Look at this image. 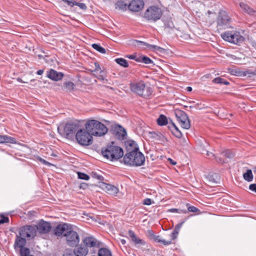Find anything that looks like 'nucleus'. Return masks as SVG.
<instances>
[{
    "label": "nucleus",
    "mask_w": 256,
    "mask_h": 256,
    "mask_svg": "<svg viewBox=\"0 0 256 256\" xmlns=\"http://www.w3.org/2000/svg\"><path fill=\"white\" fill-rule=\"evenodd\" d=\"M127 153L124 157V164L132 166H140L144 164L145 158L139 150V148L134 141L128 142L126 146Z\"/></svg>",
    "instance_id": "1"
},
{
    "label": "nucleus",
    "mask_w": 256,
    "mask_h": 256,
    "mask_svg": "<svg viewBox=\"0 0 256 256\" xmlns=\"http://www.w3.org/2000/svg\"><path fill=\"white\" fill-rule=\"evenodd\" d=\"M86 130L91 135L101 136L108 132V128L102 123L94 120H88L86 124Z\"/></svg>",
    "instance_id": "2"
},
{
    "label": "nucleus",
    "mask_w": 256,
    "mask_h": 256,
    "mask_svg": "<svg viewBox=\"0 0 256 256\" xmlns=\"http://www.w3.org/2000/svg\"><path fill=\"white\" fill-rule=\"evenodd\" d=\"M102 156L110 160H118L124 155L122 149L114 144V142H112L106 148L102 150Z\"/></svg>",
    "instance_id": "3"
},
{
    "label": "nucleus",
    "mask_w": 256,
    "mask_h": 256,
    "mask_svg": "<svg viewBox=\"0 0 256 256\" xmlns=\"http://www.w3.org/2000/svg\"><path fill=\"white\" fill-rule=\"evenodd\" d=\"M162 14V9L158 6H149L144 14L143 17L150 22H156L159 20Z\"/></svg>",
    "instance_id": "4"
},
{
    "label": "nucleus",
    "mask_w": 256,
    "mask_h": 256,
    "mask_svg": "<svg viewBox=\"0 0 256 256\" xmlns=\"http://www.w3.org/2000/svg\"><path fill=\"white\" fill-rule=\"evenodd\" d=\"M130 88L132 92L146 98L148 97L152 92L150 87H146L145 84L142 81L131 84Z\"/></svg>",
    "instance_id": "5"
},
{
    "label": "nucleus",
    "mask_w": 256,
    "mask_h": 256,
    "mask_svg": "<svg viewBox=\"0 0 256 256\" xmlns=\"http://www.w3.org/2000/svg\"><path fill=\"white\" fill-rule=\"evenodd\" d=\"M76 138L78 142L82 146H88L92 143V137L87 130L80 129L78 130Z\"/></svg>",
    "instance_id": "6"
},
{
    "label": "nucleus",
    "mask_w": 256,
    "mask_h": 256,
    "mask_svg": "<svg viewBox=\"0 0 256 256\" xmlns=\"http://www.w3.org/2000/svg\"><path fill=\"white\" fill-rule=\"evenodd\" d=\"M221 36L224 40L236 44H239L244 40V38L237 32H226L221 34Z\"/></svg>",
    "instance_id": "7"
},
{
    "label": "nucleus",
    "mask_w": 256,
    "mask_h": 256,
    "mask_svg": "<svg viewBox=\"0 0 256 256\" xmlns=\"http://www.w3.org/2000/svg\"><path fill=\"white\" fill-rule=\"evenodd\" d=\"M232 19L228 13L224 10L220 11L217 18V26L220 28H231L230 24Z\"/></svg>",
    "instance_id": "8"
},
{
    "label": "nucleus",
    "mask_w": 256,
    "mask_h": 256,
    "mask_svg": "<svg viewBox=\"0 0 256 256\" xmlns=\"http://www.w3.org/2000/svg\"><path fill=\"white\" fill-rule=\"evenodd\" d=\"M19 234L22 237L32 238L36 236V228L34 226H24L19 229Z\"/></svg>",
    "instance_id": "9"
},
{
    "label": "nucleus",
    "mask_w": 256,
    "mask_h": 256,
    "mask_svg": "<svg viewBox=\"0 0 256 256\" xmlns=\"http://www.w3.org/2000/svg\"><path fill=\"white\" fill-rule=\"evenodd\" d=\"M65 236L67 244L70 246H77L80 242L78 234L76 232L72 230V228Z\"/></svg>",
    "instance_id": "10"
},
{
    "label": "nucleus",
    "mask_w": 256,
    "mask_h": 256,
    "mask_svg": "<svg viewBox=\"0 0 256 256\" xmlns=\"http://www.w3.org/2000/svg\"><path fill=\"white\" fill-rule=\"evenodd\" d=\"M79 125L76 123H68L66 124L64 128V134L67 138H71L76 132L78 130Z\"/></svg>",
    "instance_id": "11"
},
{
    "label": "nucleus",
    "mask_w": 256,
    "mask_h": 256,
    "mask_svg": "<svg viewBox=\"0 0 256 256\" xmlns=\"http://www.w3.org/2000/svg\"><path fill=\"white\" fill-rule=\"evenodd\" d=\"M71 228L72 226L68 224H58L54 230V234L57 236H65Z\"/></svg>",
    "instance_id": "12"
},
{
    "label": "nucleus",
    "mask_w": 256,
    "mask_h": 256,
    "mask_svg": "<svg viewBox=\"0 0 256 256\" xmlns=\"http://www.w3.org/2000/svg\"><path fill=\"white\" fill-rule=\"evenodd\" d=\"M95 66V69L92 71V72H94V74L98 80H102L103 82H107L108 80L105 78L106 76V72L104 70H102L100 64L98 62H96L94 64Z\"/></svg>",
    "instance_id": "13"
},
{
    "label": "nucleus",
    "mask_w": 256,
    "mask_h": 256,
    "mask_svg": "<svg viewBox=\"0 0 256 256\" xmlns=\"http://www.w3.org/2000/svg\"><path fill=\"white\" fill-rule=\"evenodd\" d=\"M36 231L40 234H45L48 233L51 229V224L50 222L41 220L36 226H35Z\"/></svg>",
    "instance_id": "14"
},
{
    "label": "nucleus",
    "mask_w": 256,
    "mask_h": 256,
    "mask_svg": "<svg viewBox=\"0 0 256 256\" xmlns=\"http://www.w3.org/2000/svg\"><path fill=\"white\" fill-rule=\"evenodd\" d=\"M144 4L142 0H132L130 2L128 8L130 11L138 12L144 8Z\"/></svg>",
    "instance_id": "15"
},
{
    "label": "nucleus",
    "mask_w": 256,
    "mask_h": 256,
    "mask_svg": "<svg viewBox=\"0 0 256 256\" xmlns=\"http://www.w3.org/2000/svg\"><path fill=\"white\" fill-rule=\"evenodd\" d=\"M114 134L118 140H123L126 136V130L120 125H116L114 128Z\"/></svg>",
    "instance_id": "16"
},
{
    "label": "nucleus",
    "mask_w": 256,
    "mask_h": 256,
    "mask_svg": "<svg viewBox=\"0 0 256 256\" xmlns=\"http://www.w3.org/2000/svg\"><path fill=\"white\" fill-rule=\"evenodd\" d=\"M83 242L86 248L99 247L100 242L94 238L88 236L85 238L83 240Z\"/></svg>",
    "instance_id": "17"
},
{
    "label": "nucleus",
    "mask_w": 256,
    "mask_h": 256,
    "mask_svg": "<svg viewBox=\"0 0 256 256\" xmlns=\"http://www.w3.org/2000/svg\"><path fill=\"white\" fill-rule=\"evenodd\" d=\"M100 187L105 190L106 192L111 195L115 196L119 192L118 188L116 186L104 182H102L100 184Z\"/></svg>",
    "instance_id": "18"
},
{
    "label": "nucleus",
    "mask_w": 256,
    "mask_h": 256,
    "mask_svg": "<svg viewBox=\"0 0 256 256\" xmlns=\"http://www.w3.org/2000/svg\"><path fill=\"white\" fill-rule=\"evenodd\" d=\"M46 76L50 79L54 81H58L64 77V74L61 72H58L53 69H50L47 72Z\"/></svg>",
    "instance_id": "19"
},
{
    "label": "nucleus",
    "mask_w": 256,
    "mask_h": 256,
    "mask_svg": "<svg viewBox=\"0 0 256 256\" xmlns=\"http://www.w3.org/2000/svg\"><path fill=\"white\" fill-rule=\"evenodd\" d=\"M88 252V248L81 245L76 248L74 250V252L76 256H86Z\"/></svg>",
    "instance_id": "20"
},
{
    "label": "nucleus",
    "mask_w": 256,
    "mask_h": 256,
    "mask_svg": "<svg viewBox=\"0 0 256 256\" xmlns=\"http://www.w3.org/2000/svg\"><path fill=\"white\" fill-rule=\"evenodd\" d=\"M128 234L132 240L136 244L144 245L146 244V242L142 239H140L139 238L136 237L134 232L132 230H128Z\"/></svg>",
    "instance_id": "21"
},
{
    "label": "nucleus",
    "mask_w": 256,
    "mask_h": 256,
    "mask_svg": "<svg viewBox=\"0 0 256 256\" xmlns=\"http://www.w3.org/2000/svg\"><path fill=\"white\" fill-rule=\"evenodd\" d=\"M25 238L26 237H22L20 234L19 236H16L14 244V247L18 246L20 248H24V246L26 244Z\"/></svg>",
    "instance_id": "22"
},
{
    "label": "nucleus",
    "mask_w": 256,
    "mask_h": 256,
    "mask_svg": "<svg viewBox=\"0 0 256 256\" xmlns=\"http://www.w3.org/2000/svg\"><path fill=\"white\" fill-rule=\"evenodd\" d=\"M115 8L122 11H126L127 9L128 5L123 0H118L114 4Z\"/></svg>",
    "instance_id": "23"
},
{
    "label": "nucleus",
    "mask_w": 256,
    "mask_h": 256,
    "mask_svg": "<svg viewBox=\"0 0 256 256\" xmlns=\"http://www.w3.org/2000/svg\"><path fill=\"white\" fill-rule=\"evenodd\" d=\"M170 129L172 131L174 135L176 138H180L182 136V134L180 131L178 130V127L171 121V124L168 126Z\"/></svg>",
    "instance_id": "24"
},
{
    "label": "nucleus",
    "mask_w": 256,
    "mask_h": 256,
    "mask_svg": "<svg viewBox=\"0 0 256 256\" xmlns=\"http://www.w3.org/2000/svg\"><path fill=\"white\" fill-rule=\"evenodd\" d=\"M240 6L241 8L244 10V12L250 14V15H254L256 12L252 8H250L248 5L244 2H240Z\"/></svg>",
    "instance_id": "25"
},
{
    "label": "nucleus",
    "mask_w": 256,
    "mask_h": 256,
    "mask_svg": "<svg viewBox=\"0 0 256 256\" xmlns=\"http://www.w3.org/2000/svg\"><path fill=\"white\" fill-rule=\"evenodd\" d=\"M185 118L184 119H180L178 120L181 126L184 129L188 130L189 129L190 127V121L189 120L188 117L186 114L185 116Z\"/></svg>",
    "instance_id": "26"
},
{
    "label": "nucleus",
    "mask_w": 256,
    "mask_h": 256,
    "mask_svg": "<svg viewBox=\"0 0 256 256\" xmlns=\"http://www.w3.org/2000/svg\"><path fill=\"white\" fill-rule=\"evenodd\" d=\"M4 142L15 144L16 142V140L14 138L8 136L0 135V143Z\"/></svg>",
    "instance_id": "27"
},
{
    "label": "nucleus",
    "mask_w": 256,
    "mask_h": 256,
    "mask_svg": "<svg viewBox=\"0 0 256 256\" xmlns=\"http://www.w3.org/2000/svg\"><path fill=\"white\" fill-rule=\"evenodd\" d=\"M138 62H142L147 64H152V66L154 65V62L150 58L144 55H141L139 56V60H138Z\"/></svg>",
    "instance_id": "28"
},
{
    "label": "nucleus",
    "mask_w": 256,
    "mask_h": 256,
    "mask_svg": "<svg viewBox=\"0 0 256 256\" xmlns=\"http://www.w3.org/2000/svg\"><path fill=\"white\" fill-rule=\"evenodd\" d=\"M146 234L148 237L156 242H159L162 237L159 235H156L151 230L147 231Z\"/></svg>",
    "instance_id": "29"
},
{
    "label": "nucleus",
    "mask_w": 256,
    "mask_h": 256,
    "mask_svg": "<svg viewBox=\"0 0 256 256\" xmlns=\"http://www.w3.org/2000/svg\"><path fill=\"white\" fill-rule=\"evenodd\" d=\"M244 180L248 182L253 180V174L251 170H247L246 172L243 174Z\"/></svg>",
    "instance_id": "30"
},
{
    "label": "nucleus",
    "mask_w": 256,
    "mask_h": 256,
    "mask_svg": "<svg viewBox=\"0 0 256 256\" xmlns=\"http://www.w3.org/2000/svg\"><path fill=\"white\" fill-rule=\"evenodd\" d=\"M157 122L160 126L166 125L168 124L167 118L163 114H160L157 119Z\"/></svg>",
    "instance_id": "31"
},
{
    "label": "nucleus",
    "mask_w": 256,
    "mask_h": 256,
    "mask_svg": "<svg viewBox=\"0 0 256 256\" xmlns=\"http://www.w3.org/2000/svg\"><path fill=\"white\" fill-rule=\"evenodd\" d=\"M98 256H112V252L106 248H101L98 252Z\"/></svg>",
    "instance_id": "32"
},
{
    "label": "nucleus",
    "mask_w": 256,
    "mask_h": 256,
    "mask_svg": "<svg viewBox=\"0 0 256 256\" xmlns=\"http://www.w3.org/2000/svg\"><path fill=\"white\" fill-rule=\"evenodd\" d=\"M64 87L68 92H72L74 87V84L70 81L66 82L64 83Z\"/></svg>",
    "instance_id": "33"
},
{
    "label": "nucleus",
    "mask_w": 256,
    "mask_h": 256,
    "mask_svg": "<svg viewBox=\"0 0 256 256\" xmlns=\"http://www.w3.org/2000/svg\"><path fill=\"white\" fill-rule=\"evenodd\" d=\"M175 115L178 120L180 119H184L185 118V116L186 115L185 112L182 110H176L175 111Z\"/></svg>",
    "instance_id": "34"
},
{
    "label": "nucleus",
    "mask_w": 256,
    "mask_h": 256,
    "mask_svg": "<svg viewBox=\"0 0 256 256\" xmlns=\"http://www.w3.org/2000/svg\"><path fill=\"white\" fill-rule=\"evenodd\" d=\"M115 61L118 64L124 68H127L128 66L127 60L123 58H116Z\"/></svg>",
    "instance_id": "35"
},
{
    "label": "nucleus",
    "mask_w": 256,
    "mask_h": 256,
    "mask_svg": "<svg viewBox=\"0 0 256 256\" xmlns=\"http://www.w3.org/2000/svg\"><path fill=\"white\" fill-rule=\"evenodd\" d=\"M212 82L216 84H224L225 85H228L230 84L228 81L225 80L224 79L220 77L214 78Z\"/></svg>",
    "instance_id": "36"
},
{
    "label": "nucleus",
    "mask_w": 256,
    "mask_h": 256,
    "mask_svg": "<svg viewBox=\"0 0 256 256\" xmlns=\"http://www.w3.org/2000/svg\"><path fill=\"white\" fill-rule=\"evenodd\" d=\"M92 47L102 54H105L106 52V50L98 44H92Z\"/></svg>",
    "instance_id": "37"
},
{
    "label": "nucleus",
    "mask_w": 256,
    "mask_h": 256,
    "mask_svg": "<svg viewBox=\"0 0 256 256\" xmlns=\"http://www.w3.org/2000/svg\"><path fill=\"white\" fill-rule=\"evenodd\" d=\"M222 154L228 158H232L234 156V154L232 150H229L224 151L222 152Z\"/></svg>",
    "instance_id": "38"
},
{
    "label": "nucleus",
    "mask_w": 256,
    "mask_h": 256,
    "mask_svg": "<svg viewBox=\"0 0 256 256\" xmlns=\"http://www.w3.org/2000/svg\"><path fill=\"white\" fill-rule=\"evenodd\" d=\"M30 250L29 248L26 247L20 248V254L21 256H30Z\"/></svg>",
    "instance_id": "39"
},
{
    "label": "nucleus",
    "mask_w": 256,
    "mask_h": 256,
    "mask_svg": "<svg viewBox=\"0 0 256 256\" xmlns=\"http://www.w3.org/2000/svg\"><path fill=\"white\" fill-rule=\"evenodd\" d=\"M174 28V23L171 21H168L164 24V29L166 31L172 30Z\"/></svg>",
    "instance_id": "40"
},
{
    "label": "nucleus",
    "mask_w": 256,
    "mask_h": 256,
    "mask_svg": "<svg viewBox=\"0 0 256 256\" xmlns=\"http://www.w3.org/2000/svg\"><path fill=\"white\" fill-rule=\"evenodd\" d=\"M172 240L170 238V237L168 239L162 238L160 240L158 243H160L164 246H168L170 244L172 243Z\"/></svg>",
    "instance_id": "41"
},
{
    "label": "nucleus",
    "mask_w": 256,
    "mask_h": 256,
    "mask_svg": "<svg viewBox=\"0 0 256 256\" xmlns=\"http://www.w3.org/2000/svg\"><path fill=\"white\" fill-rule=\"evenodd\" d=\"M151 49L154 51L158 52L162 54H164L166 52V50L164 48L160 47L156 45H152Z\"/></svg>",
    "instance_id": "42"
},
{
    "label": "nucleus",
    "mask_w": 256,
    "mask_h": 256,
    "mask_svg": "<svg viewBox=\"0 0 256 256\" xmlns=\"http://www.w3.org/2000/svg\"><path fill=\"white\" fill-rule=\"evenodd\" d=\"M200 146L202 150V152L204 153V151L208 148L209 144L206 140H204L200 143Z\"/></svg>",
    "instance_id": "43"
},
{
    "label": "nucleus",
    "mask_w": 256,
    "mask_h": 256,
    "mask_svg": "<svg viewBox=\"0 0 256 256\" xmlns=\"http://www.w3.org/2000/svg\"><path fill=\"white\" fill-rule=\"evenodd\" d=\"M179 230L174 228L173 232H172L170 235L169 237L173 240L176 238L178 234Z\"/></svg>",
    "instance_id": "44"
},
{
    "label": "nucleus",
    "mask_w": 256,
    "mask_h": 256,
    "mask_svg": "<svg viewBox=\"0 0 256 256\" xmlns=\"http://www.w3.org/2000/svg\"><path fill=\"white\" fill-rule=\"evenodd\" d=\"M78 178L80 179L84 180H88L90 179V176L86 174L78 172Z\"/></svg>",
    "instance_id": "45"
},
{
    "label": "nucleus",
    "mask_w": 256,
    "mask_h": 256,
    "mask_svg": "<svg viewBox=\"0 0 256 256\" xmlns=\"http://www.w3.org/2000/svg\"><path fill=\"white\" fill-rule=\"evenodd\" d=\"M168 211L172 212H178L179 214H185L187 212L186 210L178 208H171L168 210Z\"/></svg>",
    "instance_id": "46"
},
{
    "label": "nucleus",
    "mask_w": 256,
    "mask_h": 256,
    "mask_svg": "<svg viewBox=\"0 0 256 256\" xmlns=\"http://www.w3.org/2000/svg\"><path fill=\"white\" fill-rule=\"evenodd\" d=\"M212 151H210L208 148L204 151L206 152V155L209 158H214L215 157V154H214L213 151L214 150H212Z\"/></svg>",
    "instance_id": "47"
},
{
    "label": "nucleus",
    "mask_w": 256,
    "mask_h": 256,
    "mask_svg": "<svg viewBox=\"0 0 256 256\" xmlns=\"http://www.w3.org/2000/svg\"><path fill=\"white\" fill-rule=\"evenodd\" d=\"M209 180L213 183H218L217 180L218 179V176L214 174L209 176Z\"/></svg>",
    "instance_id": "48"
},
{
    "label": "nucleus",
    "mask_w": 256,
    "mask_h": 256,
    "mask_svg": "<svg viewBox=\"0 0 256 256\" xmlns=\"http://www.w3.org/2000/svg\"><path fill=\"white\" fill-rule=\"evenodd\" d=\"M8 218L7 216H4L3 215L1 216L0 218V224H4L8 222Z\"/></svg>",
    "instance_id": "49"
},
{
    "label": "nucleus",
    "mask_w": 256,
    "mask_h": 256,
    "mask_svg": "<svg viewBox=\"0 0 256 256\" xmlns=\"http://www.w3.org/2000/svg\"><path fill=\"white\" fill-rule=\"evenodd\" d=\"M136 42L139 44L141 46H146L147 47L149 48L150 49H151L152 48V44H150L146 42H142V41H140V40H136Z\"/></svg>",
    "instance_id": "50"
},
{
    "label": "nucleus",
    "mask_w": 256,
    "mask_h": 256,
    "mask_svg": "<svg viewBox=\"0 0 256 256\" xmlns=\"http://www.w3.org/2000/svg\"><path fill=\"white\" fill-rule=\"evenodd\" d=\"M126 57L130 59L134 60L137 62H138V60H139V56H136V55L134 54L128 55L126 56Z\"/></svg>",
    "instance_id": "51"
},
{
    "label": "nucleus",
    "mask_w": 256,
    "mask_h": 256,
    "mask_svg": "<svg viewBox=\"0 0 256 256\" xmlns=\"http://www.w3.org/2000/svg\"><path fill=\"white\" fill-rule=\"evenodd\" d=\"M188 210L189 212H196L199 211L198 209L194 206H189L188 208Z\"/></svg>",
    "instance_id": "52"
},
{
    "label": "nucleus",
    "mask_w": 256,
    "mask_h": 256,
    "mask_svg": "<svg viewBox=\"0 0 256 256\" xmlns=\"http://www.w3.org/2000/svg\"><path fill=\"white\" fill-rule=\"evenodd\" d=\"M75 6H78L82 10H86V6L84 3L76 2V4H75Z\"/></svg>",
    "instance_id": "53"
},
{
    "label": "nucleus",
    "mask_w": 256,
    "mask_h": 256,
    "mask_svg": "<svg viewBox=\"0 0 256 256\" xmlns=\"http://www.w3.org/2000/svg\"><path fill=\"white\" fill-rule=\"evenodd\" d=\"M143 204L147 206L150 205L152 204V200L148 198L144 200Z\"/></svg>",
    "instance_id": "54"
},
{
    "label": "nucleus",
    "mask_w": 256,
    "mask_h": 256,
    "mask_svg": "<svg viewBox=\"0 0 256 256\" xmlns=\"http://www.w3.org/2000/svg\"><path fill=\"white\" fill-rule=\"evenodd\" d=\"M38 160H39L40 162L42 163L43 164H44L45 165H46L48 166H51V164H50L49 162L46 161V160H44L43 158H38Z\"/></svg>",
    "instance_id": "55"
},
{
    "label": "nucleus",
    "mask_w": 256,
    "mask_h": 256,
    "mask_svg": "<svg viewBox=\"0 0 256 256\" xmlns=\"http://www.w3.org/2000/svg\"><path fill=\"white\" fill-rule=\"evenodd\" d=\"M249 189L250 190L256 192V184H250L249 186Z\"/></svg>",
    "instance_id": "56"
},
{
    "label": "nucleus",
    "mask_w": 256,
    "mask_h": 256,
    "mask_svg": "<svg viewBox=\"0 0 256 256\" xmlns=\"http://www.w3.org/2000/svg\"><path fill=\"white\" fill-rule=\"evenodd\" d=\"M214 158L216 160V162H218L220 164H222L225 162L222 158H221L220 157H218L216 156H215V157Z\"/></svg>",
    "instance_id": "57"
},
{
    "label": "nucleus",
    "mask_w": 256,
    "mask_h": 256,
    "mask_svg": "<svg viewBox=\"0 0 256 256\" xmlns=\"http://www.w3.org/2000/svg\"><path fill=\"white\" fill-rule=\"evenodd\" d=\"M92 177L94 178H96L98 180H101L102 178V176H100V175H98L95 172H92Z\"/></svg>",
    "instance_id": "58"
},
{
    "label": "nucleus",
    "mask_w": 256,
    "mask_h": 256,
    "mask_svg": "<svg viewBox=\"0 0 256 256\" xmlns=\"http://www.w3.org/2000/svg\"><path fill=\"white\" fill-rule=\"evenodd\" d=\"M184 222H182L178 224L176 227H175V228H176V230H178L180 231L181 227L182 226L183 224H184Z\"/></svg>",
    "instance_id": "59"
},
{
    "label": "nucleus",
    "mask_w": 256,
    "mask_h": 256,
    "mask_svg": "<svg viewBox=\"0 0 256 256\" xmlns=\"http://www.w3.org/2000/svg\"><path fill=\"white\" fill-rule=\"evenodd\" d=\"M75 4H76V2L70 0H68L67 3V4L70 6H75Z\"/></svg>",
    "instance_id": "60"
},
{
    "label": "nucleus",
    "mask_w": 256,
    "mask_h": 256,
    "mask_svg": "<svg viewBox=\"0 0 256 256\" xmlns=\"http://www.w3.org/2000/svg\"><path fill=\"white\" fill-rule=\"evenodd\" d=\"M44 70H39L37 71L36 74L38 75H42L44 73Z\"/></svg>",
    "instance_id": "61"
},
{
    "label": "nucleus",
    "mask_w": 256,
    "mask_h": 256,
    "mask_svg": "<svg viewBox=\"0 0 256 256\" xmlns=\"http://www.w3.org/2000/svg\"><path fill=\"white\" fill-rule=\"evenodd\" d=\"M86 186H87V185L86 184L84 183V184H80V188H85Z\"/></svg>",
    "instance_id": "62"
},
{
    "label": "nucleus",
    "mask_w": 256,
    "mask_h": 256,
    "mask_svg": "<svg viewBox=\"0 0 256 256\" xmlns=\"http://www.w3.org/2000/svg\"><path fill=\"white\" fill-rule=\"evenodd\" d=\"M230 74H234V75H237V72L235 70H232L231 72H230Z\"/></svg>",
    "instance_id": "63"
},
{
    "label": "nucleus",
    "mask_w": 256,
    "mask_h": 256,
    "mask_svg": "<svg viewBox=\"0 0 256 256\" xmlns=\"http://www.w3.org/2000/svg\"><path fill=\"white\" fill-rule=\"evenodd\" d=\"M120 242L122 244H126V240L124 239H121Z\"/></svg>",
    "instance_id": "64"
}]
</instances>
